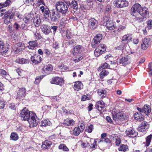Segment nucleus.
I'll return each instance as SVG.
<instances>
[{"mask_svg":"<svg viewBox=\"0 0 152 152\" xmlns=\"http://www.w3.org/2000/svg\"><path fill=\"white\" fill-rule=\"evenodd\" d=\"M113 119L116 121H123L125 119V117L124 113H116L115 115H113Z\"/></svg>","mask_w":152,"mask_h":152,"instance_id":"10","label":"nucleus"},{"mask_svg":"<svg viewBox=\"0 0 152 152\" xmlns=\"http://www.w3.org/2000/svg\"><path fill=\"white\" fill-rule=\"evenodd\" d=\"M12 3L11 1L10 0H7L4 3H0V9L7 7L9 6Z\"/></svg>","mask_w":152,"mask_h":152,"instance_id":"40","label":"nucleus"},{"mask_svg":"<svg viewBox=\"0 0 152 152\" xmlns=\"http://www.w3.org/2000/svg\"><path fill=\"white\" fill-rule=\"evenodd\" d=\"M125 133L127 136L131 137H134L137 135V132L132 129H127Z\"/></svg>","mask_w":152,"mask_h":152,"instance_id":"14","label":"nucleus"},{"mask_svg":"<svg viewBox=\"0 0 152 152\" xmlns=\"http://www.w3.org/2000/svg\"><path fill=\"white\" fill-rule=\"evenodd\" d=\"M67 5L68 4H66L63 2H58L56 4V7L58 11L64 14L68 11Z\"/></svg>","mask_w":152,"mask_h":152,"instance_id":"2","label":"nucleus"},{"mask_svg":"<svg viewBox=\"0 0 152 152\" xmlns=\"http://www.w3.org/2000/svg\"><path fill=\"white\" fill-rule=\"evenodd\" d=\"M8 50V47L5 46L3 42L0 40V53L2 55H4Z\"/></svg>","mask_w":152,"mask_h":152,"instance_id":"11","label":"nucleus"},{"mask_svg":"<svg viewBox=\"0 0 152 152\" xmlns=\"http://www.w3.org/2000/svg\"><path fill=\"white\" fill-rule=\"evenodd\" d=\"M4 23L6 24H8L12 20V19L13 18L12 15H11V16H9L6 15H4Z\"/></svg>","mask_w":152,"mask_h":152,"instance_id":"36","label":"nucleus"},{"mask_svg":"<svg viewBox=\"0 0 152 152\" xmlns=\"http://www.w3.org/2000/svg\"><path fill=\"white\" fill-rule=\"evenodd\" d=\"M96 109H98L99 111H102L105 107L104 103L103 101H98L95 105Z\"/></svg>","mask_w":152,"mask_h":152,"instance_id":"23","label":"nucleus"},{"mask_svg":"<svg viewBox=\"0 0 152 152\" xmlns=\"http://www.w3.org/2000/svg\"><path fill=\"white\" fill-rule=\"evenodd\" d=\"M33 23L36 27L39 26L41 23V20L39 17H35L33 20Z\"/></svg>","mask_w":152,"mask_h":152,"instance_id":"34","label":"nucleus"},{"mask_svg":"<svg viewBox=\"0 0 152 152\" xmlns=\"http://www.w3.org/2000/svg\"><path fill=\"white\" fill-rule=\"evenodd\" d=\"M131 58L128 56L122 57L121 58H119L117 60L118 64L121 65L125 66L126 64H129L130 62Z\"/></svg>","mask_w":152,"mask_h":152,"instance_id":"5","label":"nucleus"},{"mask_svg":"<svg viewBox=\"0 0 152 152\" xmlns=\"http://www.w3.org/2000/svg\"><path fill=\"white\" fill-rule=\"evenodd\" d=\"M149 125L146 122H143L141 124L140 126L137 128L138 131L142 132H145L148 128Z\"/></svg>","mask_w":152,"mask_h":152,"instance_id":"15","label":"nucleus"},{"mask_svg":"<svg viewBox=\"0 0 152 152\" xmlns=\"http://www.w3.org/2000/svg\"><path fill=\"white\" fill-rule=\"evenodd\" d=\"M103 20L105 21L106 22V26L107 29L111 30L115 28V26L113 22L109 20L108 17L105 16L103 18Z\"/></svg>","mask_w":152,"mask_h":152,"instance_id":"8","label":"nucleus"},{"mask_svg":"<svg viewBox=\"0 0 152 152\" xmlns=\"http://www.w3.org/2000/svg\"><path fill=\"white\" fill-rule=\"evenodd\" d=\"M147 25L146 28L148 30H149L152 28V20H148L147 21Z\"/></svg>","mask_w":152,"mask_h":152,"instance_id":"46","label":"nucleus"},{"mask_svg":"<svg viewBox=\"0 0 152 152\" xmlns=\"http://www.w3.org/2000/svg\"><path fill=\"white\" fill-rule=\"evenodd\" d=\"M142 9V7L140 4L138 3L134 4L130 10L131 14L134 16H136L139 14L140 10Z\"/></svg>","mask_w":152,"mask_h":152,"instance_id":"3","label":"nucleus"},{"mask_svg":"<svg viewBox=\"0 0 152 152\" xmlns=\"http://www.w3.org/2000/svg\"><path fill=\"white\" fill-rule=\"evenodd\" d=\"M4 102L0 100V108H3L5 106Z\"/></svg>","mask_w":152,"mask_h":152,"instance_id":"63","label":"nucleus"},{"mask_svg":"<svg viewBox=\"0 0 152 152\" xmlns=\"http://www.w3.org/2000/svg\"><path fill=\"white\" fill-rule=\"evenodd\" d=\"M34 34L36 39H40L41 38V36L40 33L36 32L34 33Z\"/></svg>","mask_w":152,"mask_h":152,"instance_id":"57","label":"nucleus"},{"mask_svg":"<svg viewBox=\"0 0 152 152\" xmlns=\"http://www.w3.org/2000/svg\"><path fill=\"white\" fill-rule=\"evenodd\" d=\"M97 25V21L94 18L89 19L88 23L89 27L91 29H94L96 28Z\"/></svg>","mask_w":152,"mask_h":152,"instance_id":"13","label":"nucleus"},{"mask_svg":"<svg viewBox=\"0 0 152 152\" xmlns=\"http://www.w3.org/2000/svg\"><path fill=\"white\" fill-rule=\"evenodd\" d=\"M16 62L18 63L23 64H26L28 62V60L23 58H18L16 60Z\"/></svg>","mask_w":152,"mask_h":152,"instance_id":"41","label":"nucleus"},{"mask_svg":"<svg viewBox=\"0 0 152 152\" xmlns=\"http://www.w3.org/2000/svg\"><path fill=\"white\" fill-rule=\"evenodd\" d=\"M13 50L16 53L21 52L23 49L22 43L19 42L14 45L12 48Z\"/></svg>","mask_w":152,"mask_h":152,"instance_id":"12","label":"nucleus"},{"mask_svg":"<svg viewBox=\"0 0 152 152\" xmlns=\"http://www.w3.org/2000/svg\"><path fill=\"white\" fill-rule=\"evenodd\" d=\"M20 115L22 120L28 121L31 127L36 126L39 121V119L36 114L30 111L26 108L21 110Z\"/></svg>","mask_w":152,"mask_h":152,"instance_id":"1","label":"nucleus"},{"mask_svg":"<svg viewBox=\"0 0 152 152\" xmlns=\"http://www.w3.org/2000/svg\"><path fill=\"white\" fill-rule=\"evenodd\" d=\"M96 147V142L94 141V142L91 145L90 148L92 149V150H93L95 149Z\"/></svg>","mask_w":152,"mask_h":152,"instance_id":"55","label":"nucleus"},{"mask_svg":"<svg viewBox=\"0 0 152 152\" xmlns=\"http://www.w3.org/2000/svg\"><path fill=\"white\" fill-rule=\"evenodd\" d=\"M93 129V126L91 124L86 129V132L90 133L92 131Z\"/></svg>","mask_w":152,"mask_h":152,"instance_id":"53","label":"nucleus"},{"mask_svg":"<svg viewBox=\"0 0 152 152\" xmlns=\"http://www.w3.org/2000/svg\"><path fill=\"white\" fill-rule=\"evenodd\" d=\"M0 73L3 77H5L8 75L6 71L3 69H1L0 70Z\"/></svg>","mask_w":152,"mask_h":152,"instance_id":"56","label":"nucleus"},{"mask_svg":"<svg viewBox=\"0 0 152 152\" xmlns=\"http://www.w3.org/2000/svg\"><path fill=\"white\" fill-rule=\"evenodd\" d=\"M125 28L126 27L125 26H121L118 29V30L119 32H120L124 30Z\"/></svg>","mask_w":152,"mask_h":152,"instance_id":"59","label":"nucleus"},{"mask_svg":"<svg viewBox=\"0 0 152 152\" xmlns=\"http://www.w3.org/2000/svg\"><path fill=\"white\" fill-rule=\"evenodd\" d=\"M53 69V67L50 64L45 65L42 69L44 74H49L50 73Z\"/></svg>","mask_w":152,"mask_h":152,"instance_id":"19","label":"nucleus"},{"mask_svg":"<svg viewBox=\"0 0 152 152\" xmlns=\"http://www.w3.org/2000/svg\"><path fill=\"white\" fill-rule=\"evenodd\" d=\"M102 70L100 73V78L103 79L104 77L107 75L109 73V72L105 69H102Z\"/></svg>","mask_w":152,"mask_h":152,"instance_id":"42","label":"nucleus"},{"mask_svg":"<svg viewBox=\"0 0 152 152\" xmlns=\"http://www.w3.org/2000/svg\"><path fill=\"white\" fill-rule=\"evenodd\" d=\"M72 7L75 10H77L78 8L77 3L75 1H73L72 2Z\"/></svg>","mask_w":152,"mask_h":152,"instance_id":"51","label":"nucleus"},{"mask_svg":"<svg viewBox=\"0 0 152 152\" xmlns=\"http://www.w3.org/2000/svg\"><path fill=\"white\" fill-rule=\"evenodd\" d=\"M127 45L126 44L122 43L118 46H117L116 48V49L118 50H122L124 49L125 48L126 46Z\"/></svg>","mask_w":152,"mask_h":152,"instance_id":"48","label":"nucleus"},{"mask_svg":"<svg viewBox=\"0 0 152 152\" xmlns=\"http://www.w3.org/2000/svg\"><path fill=\"white\" fill-rule=\"evenodd\" d=\"M51 125V122L49 119H45L41 121V126L42 127H45L47 126H50Z\"/></svg>","mask_w":152,"mask_h":152,"instance_id":"35","label":"nucleus"},{"mask_svg":"<svg viewBox=\"0 0 152 152\" xmlns=\"http://www.w3.org/2000/svg\"><path fill=\"white\" fill-rule=\"evenodd\" d=\"M42 31L45 34H48L50 32V28L48 25H43L41 26Z\"/></svg>","mask_w":152,"mask_h":152,"instance_id":"26","label":"nucleus"},{"mask_svg":"<svg viewBox=\"0 0 152 152\" xmlns=\"http://www.w3.org/2000/svg\"><path fill=\"white\" fill-rule=\"evenodd\" d=\"M80 127L81 131L82 132L85 127L84 123H82L80 125Z\"/></svg>","mask_w":152,"mask_h":152,"instance_id":"58","label":"nucleus"},{"mask_svg":"<svg viewBox=\"0 0 152 152\" xmlns=\"http://www.w3.org/2000/svg\"><path fill=\"white\" fill-rule=\"evenodd\" d=\"M26 89L24 88H20L17 93V98H20L24 97L26 95Z\"/></svg>","mask_w":152,"mask_h":152,"instance_id":"22","label":"nucleus"},{"mask_svg":"<svg viewBox=\"0 0 152 152\" xmlns=\"http://www.w3.org/2000/svg\"><path fill=\"white\" fill-rule=\"evenodd\" d=\"M31 61L34 63L38 64L42 61V58L39 55H34L31 58Z\"/></svg>","mask_w":152,"mask_h":152,"instance_id":"17","label":"nucleus"},{"mask_svg":"<svg viewBox=\"0 0 152 152\" xmlns=\"http://www.w3.org/2000/svg\"><path fill=\"white\" fill-rule=\"evenodd\" d=\"M15 10L13 7L11 8L8 11L6 12L4 15H7L8 16H11V15L13 16V18L15 16Z\"/></svg>","mask_w":152,"mask_h":152,"instance_id":"33","label":"nucleus"},{"mask_svg":"<svg viewBox=\"0 0 152 152\" xmlns=\"http://www.w3.org/2000/svg\"><path fill=\"white\" fill-rule=\"evenodd\" d=\"M74 121L72 119L70 118L65 119L63 122L64 125L67 126H72L74 125Z\"/></svg>","mask_w":152,"mask_h":152,"instance_id":"28","label":"nucleus"},{"mask_svg":"<svg viewBox=\"0 0 152 152\" xmlns=\"http://www.w3.org/2000/svg\"><path fill=\"white\" fill-rule=\"evenodd\" d=\"M151 42L150 39L149 38L144 39L142 40L141 45L142 48L143 50H146L149 47Z\"/></svg>","mask_w":152,"mask_h":152,"instance_id":"16","label":"nucleus"},{"mask_svg":"<svg viewBox=\"0 0 152 152\" xmlns=\"http://www.w3.org/2000/svg\"><path fill=\"white\" fill-rule=\"evenodd\" d=\"M74 57V61L75 62L79 61L83 58V56L82 53H73Z\"/></svg>","mask_w":152,"mask_h":152,"instance_id":"24","label":"nucleus"},{"mask_svg":"<svg viewBox=\"0 0 152 152\" xmlns=\"http://www.w3.org/2000/svg\"><path fill=\"white\" fill-rule=\"evenodd\" d=\"M58 148L59 149L65 151H69L68 148L64 144H61L59 146Z\"/></svg>","mask_w":152,"mask_h":152,"instance_id":"44","label":"nucleus"},{"mask_svg":"<svg viewBox=\"0 0 152 152\" xmlns=\"http://www.w3.org/2000/svg\"><path fill=\"white\" fill-rule=\"evenodd\" d=\"M128 146L127 145H123L121 146L119 148V150L120 151H126L128 149Z\"/></svg>","mask_w":152,"mask_h":152,"instance_id":"50","label":"nucleus"},{"mask_svg":"<svg viewBox=\"0 0 152 152\" xmlns=\"http://www.w3.org/2000/svg\"><path fill=\"white\" fill-rule=\"evenodd\" d=\"M59 68L62 71L65 70L69 71V69L68 66H66L64 64L60 66Z\"/></svg>","mask_w":152,"mask_h":152,"instance_id":"52","label":"nucleus"},{"mask_svg":"<svg viewBox=\"0 0 152 152\" xmlns=\"http://www.w3.org/2000/svg\"><path fill=\"white\" fill-rule=\"evenodd\" d=\"M29 46L28 48L29 49H32L34 48L37 47L38 45V43L37 40L30 41L28 42Z\"/></svg>","mask_w":152,"mask_h":152,"instance_id":"30","label":"nucleus"},{"mask_svg":"<svg viewBox=\"0 0 152 152\" xmlns=\"http://www.w3.org/2000/svg\"><path fill=\"white\" fill-rule=\"evenodd\" d=\"M121 142V140L119 138L116 139V140L115 143L117 146H119Z\"/></svg>","mask_w":152,"mask_h":152,"instance_id":"62","label":"nucleus"},{"mask_svg":"<svg viewBox=\"0 0 152 152\" xmlns=\"http://www.w3.org/2000/svg\"><path fill=\"white\" fill-rule=\"evenodd\" d=\"M143 108V113H145L146 115H148L151 111V108L149 105H145Z\"/></svg>","mask_w":152,"mask_h":152,"instance_id":"39","label":"nucleus"},{"mask_svg":"<svg viewBox=\"0 0 152 152\" xmlns=\"http://www.w3.org/2000/svg\"><path fill=\"white\" fill-rule=\"evenodd\" d=\"M149 13L148 8L144 7H142L139 14L143 17H146L149 14Z\"/></svg>","mask_w":152,"mask_h":152,"instance_id":"25","label":"nucleus"},{"mask_svg":"<svg viewBox=\"0 0 152 152\" xmlns=\"http://www.w3.org/2000/svg\"><path fill=\"white\" fill-rule=\"evenodd\" d=\"M109 66L108 64L106 63H104L103 64H102L100 66L98 69V70L100 71L102 69H104L107 68Z\"/></svg>","mask_w":152,"mask_h":152,"instance_id":"47","label":"nucleus"},{"mask_svg":"<svg viewBox=\"0 0 152 152\" xmlns=\"http://www.w3.org/2000/svg\"><path fill=\"white\" fill-rule=\"evenodd\" d=\"M9 108L12 110H15V105L14 104H10L9 105Z\"/></svg>","mask_w":152,"mask_h":152,"instance_id":"61","label":"nucleus"},{"mask_svg":"<svg viewBox=\"0 0 152 152\" xmlns=\"http://www.w3.org/2000/svg\"><path fill=\"white\" fill-rule=\"evenodd\" d=\"M53 47L55 49L58 48L59 46L57 42H55L53 44Z\"/></svg>","mask_w":152,"mask_h":152,"instance_id":"64","label":"nucleus"},{"mask_svg":"<svg viewBox=\"0 0 152 152\" xmlns=\"http://www.w3.org/2000/svg\"><path fill=\"white\" fill-rule=\"evenodd\" d=\"M102 34H97L94 38L92 42L91 45L93 48H94L97 47L100 43V40L102 39Z\"/></svg>","mask_w":152,"mask_h":152,"instance_id":"6","label":"nucleus"},{"mask_svg":"<svg viewBox=\"0 0 152 152\" xmlns=\"http://www.w3.org/2000/svg\"><path fill=\"white\" fill-rule=\"evenodd\" d=\"M52 145V142L48 140H45L43 142L42 147L43 149H48Z\"/></svg>","mask_w":152,"mask_h":152,"instance_id":"29","label":"nucleus"},{"mask_svg":"<svg viewBox=\"0 0 152 152\" xmlns=\"http://www.w3.org/2000/svg\"><path fill=\"white\" fill-rule=\"evenodd\" d=\"M82 46L80 45L76 46L73 49V53H81Z\"/></svg>","mask_w":152,"mask_h":152,"instance_id":"38","label":"nucleus"},{"mask_svg":"<svg viewBox=\"0 0 152 152\" xmlns=\"http://www.w3.org/2000/svg\"><path fill=\"white\" fill-rule=\"evenodd\" d=\"M91 99V97L90 95L86 94L83 95L81 98V100L83 101L90 100Z\"/></svg>","mask_w":152,"mask_h":152,"instance_id":"49","label":"nucleus"},{"mask_svg":"<svg viewBox=\"0 0 152 152\" xmlns=\"http://www.w3.org/2000/svg\"><path fill=\"white\" fill-rule=\"evenodd\" d=\"M50 83L52 84L59 85L61 86L64 83V82L62 78L56 77L52 78L50 81Z\"/></svg>","mask_w":152,"mask_h":152,"instance_id":"9","label":"nucleus"},{"mask_svg":"<svg viewBox=\"0 0 152 152\" xmlns=\"http://www.w3.org/2000/svg\"><path fill=\"white\" fill-rule=\"evenodd\" d=\"M152 135L151 134H150L146 137L145 142H143V143L144 145L145 146L147 147L150 145L152 139Z\"/></svg>","mask_w":152,"mask_h":152,"instance_id":"32","label":"nucleus"},{"mask_svg":"<svg viewBox=\"0 0 152 152\" xmlns=\"http://www.w3.org/2000/svg\"><path fill=\"white\" fill-rule=\"evenodd\" d=\"M115 5L117 7H123L128 6L129 3L125 0H116L114 2Z\"/></svg>","mask_w":152,"mask_h":152,"instance_id":"7","label":"nucleus"},{"mask_svg":"<svg viewBox=\"0 0 152 152\" xmlns=\"http://www.w3.org/2000/svg\"><path fill=\"white\" fill-rule=\"evenodd\" d=\"M132 38V34H127L124 35L122 38V43L126 44L127 45V43L131 40Z\"/></svg>","mask_w":152,"mask_h":152,"instance_id":"18","label":"nucleus"},{"mask_svg":"<svg viewBox=\"0 0 152 152\" xmlns=\"http://www.w3.org/2000/svg\"><path fill=\"white\" fill-rule=\"evenodd\" d=\"M134 118L135 120L141 121L143 120V118L140 113H137L134 115Z\"/></svg>","mask_w":152,"mask_h":152,"instance_id":"31","label":"nucleus"},{"mask_svg":"<svg viewBox=\"0 0 152 152\" xmlns=\"http://www.w3.org/2000/svg\"><path fill=\"white\" fill-rule=\"evenodd\" d=\"M40 10L42 13H44V16L46 18H47L49 16L50 11L48 8L47 7H44L42 6L40 7Z\"/></svg>","mask_w":152,"mask_h":152,"instance_id":"20","label":"nucleus"},{"mask_svg":"<svg viewBox=\"0 0 152 152\" xmlns=\"http://www.w3.org/2000/svg\"><path fill=\"white\" fill-rule=\"evenodd\" d=\"M81 132H82L79 127H75L73 130V134L76 136L78 135Z\"/></svg>","mask_w":152,"mask_h":152,"instance_id":"43","label":"nucleus"},{"mask_svg":"<svg viewBox=\"0 0 152 152\" xmlns=\"http://www.w3.org/2000/svg\"><path fill=\"white\" fill-rule=\"evenodd\" d=\"M59 17L58 13L57 12L56 13L52 11L50 14V18L52 21L55 22L57 21L58 17Z\"/></svg>","mask_w":152,"mask_h":152,"instance_id":"21","label":"nucleus"},{"mask_svg":"<svg viewBox=\"0 0 152 152\" xmlns=\"http://www.w3.org/2000/svg\"><path fill=\"white\" fill-rule=\"evenodd\" d=\"M106 50V45L103 44H101L97 47L94 51V55L98 57L101 54Z\"/></svg>","mask_w":152,"mask_h":152,"instance_id":"4","label":"nucleus"},{"mask_svg":"<svg viewBox=\"0 0 152 152\" xmlns=\"http://www.w3.org/2000/svg\"><path fill=\"white\" fill-rule=\"evenodd\" d=\"M31 19L30 15H28L23 19V20L25 23H27Z\"/></svg>","mask_w":152,"mask_h":152,"instance_id":"54","label":"nucleus"},{"mask_svg":"<svg viewBox=\"0 0 152 152\" xmlns=\"http://www.w3.org/2000/svg\"><path fill=\"white\" fill-rule=\"evenodd\" d=\"M98 93L101 96L102 99H103L106 96L107 91L105 89H99L98 91Z\"/></svg>","mask_w":152,"mask_h":152,"instance_id":"37","label":"nucleus"},{"mask_svg":"<svg viewBox=\"0 0 152 152\" xmlns=\"http://www.w3.org/2000/svg\"><path fill=\"white\" fill-rule=\"evenodd\" d=\"M98 8L99 9H100V11H101L103 10L104 6L103 5L99 4H98Z\"/></svg>","mask_w":152,"mask_h":152,"instance_id":"60","label":"nucleus"},{"mask_svg":"<svg viewBox=\"0 0 152 152\" xmlns=\"http://www.w3.org/2000/svg\"><path fill=\"white\" fill-rule=\"evenodd\" d=\"M83 85L81 82L78 81L75 83L74 86V89L75 91H78L83 88Z\"/></svg>","mask_w":152,"mask_h":152,"instance_id":"27","label":"nucleus"},{"mask_svg":"<svg viewBox=\"0 0 152 152\" xmlns=\"http://www.w3.org/2000/svg\"><path fill=\"white\" fill-rule=\"evenodd\" d=\"M10 138L11 140L16 141L18 139V136L17 133L15 132H12L11 134Z\"/></svg>","mask_w":152,"mask_h":152,"instance_id":"45","label":"nucleus"}]
</instances>
